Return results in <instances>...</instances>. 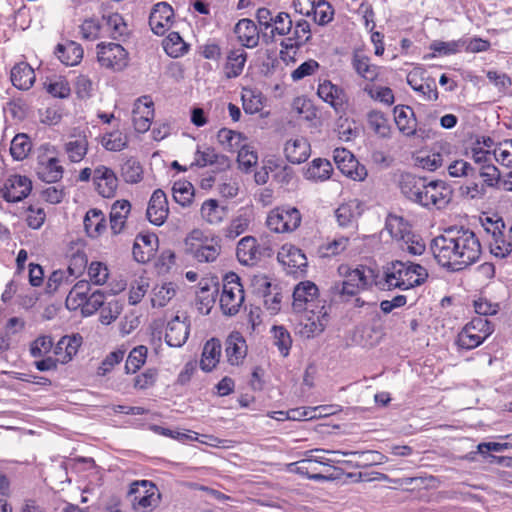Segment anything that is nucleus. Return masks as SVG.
<instances>
[{
    "label": "nucleus",
    "mask_w": 512,
    "mask_h": 512,
    "mask_svg": "<svg viewBox=\"0 0 512 512\" xmlns=\"http://www.w3.org/2000/svg\"><path fill=\"white\" fill-rule=\"evenodd\" d=\"M154 103L151 98H137L132 110V121L138 133H145L150 129L154 118Z\"/></svg>",
    "instance_id": "obj_18"
},
{
    "label": "nucleus",
    "mask_w": 512,
    "mask_h": 512,
    "mask_svg": "<svg viewBox=\"0 0 512 512\" xmlns=\"http://www.w3.org/2000/svg\"><path fill=\"white\" fill-rule=\"evenodd\" d=\"M84 229L91 238H96L106 229L104 213L99 209H90L84 217Z\"/></svg>",
    "instance_id": "obj_39"
},
{
    "label": "nucleus",
    "mask_w": 512,
    "mask_h": 512,
    "mask_svg": "<svg viewBox=\"0 0 512 512\" xmlns=\"http://www.w3.org/2000/svg\"><path fill=\"white\" fill-rule=\"evenodd\" d=\"M336 132L338 138L346 142L355 139L359 134V130L356 127V123L353 120H349L348 118L342 117L339 118L337 122Z\"/></svg>",
    "instance_id": "obj_63"
},
{
    "label": "nucleus",
    "mask_w": 512,
    "mask_h": 512,
    "mask_svg": "<svg viewBox=\"0 0 512 512\" xmlns=\"http://www.w3.org/2000/svg\"><path fill=\"white\" fill-rule=\"evenodd\" d=\"M173 198L175 202L183 207L192 203L194 197V187L188 181H176L172 187Z\"/></svg>",
    "instance_id": "obj_52"
},
{
    "label": "nucleus",
    "mask_w": 512,
    "mask_h": 512,
    "mask_svg": "<svg viewBox=\"0 0 512 512\" xmlns=\"http://www.w3.org/2000/svg\"><path fill=\"white\" fill-rule=\"evenodd\" d=\"M217 139L222 148L235 153L244 143V136L236 131L222 128L217 133Z\"/></svg>",
    "instance_id": "obj_43"
},
{
    "label": "nucleus",
    "mask_w": 512,
    "mask_h": 512,
    "mask_svg": "<svg viewBox=\"0 0 512 512\" xmlns=\"http://www.w3.org/2000/svg\"><path fill=\"white\" fill-rule=\"evenodd\" d=\"M345 269V279L341 282H336L332 286V292L334 295H338L342 299L345 297L349 298L357 295L361 290L367 289L372 285L373 271L366 269L365 267L355 268L350 270L347 267H340L339 271Z\"/></svg>",
    "instance_id": "obj_6"
},
{
    "label": "nucleus",
    "mask_w": 512,
    "mask_h": 512,
    "mask_svg": "<svg viewBox=\"0 0 512 512\" xmlns=\"http://www.w3.org/2000/svg\"><path fill=\"white\" fill-rule=\"evenodd\" d=\"M31 150V142L27 135L17 134L10 146V153L14 160L20 161L25 159Z\"/></svg>",
    "instance_id": "obj_57"
},
{
    "label": "nucleus",
    "mask_w": 512,
    "mask_h": 512,
    "mask_svg": "<svg viewBox=\"0 0 512 512\" xmlns=\"http://www.w3.org/2000/svg\"><path fill=\"white\" fill-rule=\"evenodd\" d=\"M32 190V182L26 176L12 175L4 183L0 193L5 201L15 203L25 199Z\"/></svg>",
    "instance_id": "obj_16"
},
{
    "label": "nucleus",
    "mask_w": 512,
    "mask_h": 512,
    "mask_svg": "<svg viewBox=\"0 0 512 512\" xmlns=\"http://www.w3.org/2000/svg\"><path fill=\"white\" fill-rule=\"evenodd\" d=\"M61 345L65 346L64 354L58 361L62 364L72 360L82 345V337L79 334L65 335L61 338Z\"/></svg>",
    "instance_id": "obj_56"
},
{
    "label": "nucleus",
    "mask_w": 512,
    "mask_h": 512,
    "mask_svg": "<svg viewBox=\"0 0 512 512\" xmlns=\"http://www.w3.org/2000/svg\"><path fill=\"white\" fill-rule=\"evenodd\" d=\"M428 199L429 210H441L448 206L452 200L453 190L451 186L443 180H433L428 178Z\"/></svg>",
    "instance_id": "obj_19"
},
{
    "label": "nucleus",
    "mask_w": 512,
    "mask_h": 512,
    "mask_svg": "<svg viewBox=\"0 0 512 512\" xmlns=\"http://www.w3.org/2000/svg\"><path fill=\"white\" fill-rule=\"evenodd\" d=\"M131 210L128 200H117L111 207L110 227L113 234H119L125 227L127 217Z\"/></svg>",
    "instance_id": "obj_35"
},
{
    "label": "nucleus",
    "mask_w": 512,
    "mask_h": 512,
    "mask_svg": "<svg viewBox=\"0 0 512 512\" xmlns=\"http://www.w3.org/2000/svg\"><path fill=\"white\" fill-rule=\"evenodd\" d=\"M222 353V345L219 339L211 338L204 344L200 367L205 372L212 371L219 363Z\"/></svg>",
    "instance_id": "obj_33"
},
{
    "label": "nucleus",
    "mask_w": 512,
    "mask_h": 512,
    "mask_svg": "<svg viewBox=\"0 0 512 512\" xmlns=\"http://www.w3.org/2000/svg\"><path fill=\"white\" fill-rule=\"evenodd\" d=\"M394 120L399 131L407 136H414L417 132V120L414 111L406 105H397L394 108Z\"/></svg>",
    "instance_id": "obj_30"
},
{
    "label": "nucleus",
    "mask_w": 512,
    "mask_h": 512,
    "mask_svg": "<svg viewBox=\"0 0 512 512\" xmlns=\"http://www.w3.org/2000/svg\"><path fill=\"white\" fill-rule=\"evenodd\" d=\"M494 160L506 167H512V139H505L494 147Z\"/></svg>",
    "instance_id": "obj_59"
},
{
    "label": "nucleus",
    "mask_w": 512,
    "mask_h": 512,
    "mask_svg": "<svg viewBox=\"0 0 512 512\" xmlns=\"http://www.w3.org/2000/svg\"><path fill=\"white\" fill-rule=\"evenodd\" d=\"M269 98H241L243 110L247 114H259L260 117H267L270 110L267 108Z\"/></svg>",
    "instance_id": "obj_60"
},
{
    "label": "nucleus",
    "mask_w": 512,
    "mask_h": 512,
    "mask_svg": "<svg viewBox=\"0 0 512 512\" xmlns=\"http://www.w3.org/2000/svg\"><path fill=\"white\" fill-rule=\"evenodd\" d=\"M176 294L175 284L163 283L153 289L151 303L153 307H164Z\"/></svg>",
    "instance_id": "obj_53"
},
{
    "label": "nucleus",
    "mask_w": 512,
    "mask_h": 512,
    "mask_svg": "<svg viewBox=\"0 0 512 512\" xmlns=\"http://www.w3.org/2000/svg\"><path fill=\"white\" fill-rule=\"evenodd\" d=\"M35 81L33 68L24 62L16 64L11 70V82L19 90H28Z\"/></svg>",
    "instance_id": "obj_34"
},
{
    "label": "nucleus",
    "mask_w": 512,
    "mask_h": 512,
    "mask_svg": "<svg viewBox=\"0 0 512 512\" xmlns=\"http://www.w3.org/2000/svg\"><path fill=\"white\" fill-rule=\"evenodd\" d=\"M333 159L338 169L353 180H364L367 176V170L359 165L354 155L345 148H336L333 152Z\"/></svg>",
    "instance_id": "obj_15"
},
{
    "label": "nucleus",
    "mask_w": 512,
    "mask_h": 512,
    "mask_svg": "<svg viewBox=\"0 0 512 512\" xmlns=\"http://www.w3.org/2000/svg\"><path fill=\"white\" fill-rule=\"evenodd\" d=\"M359 216V205L356 201L343 203L335 210L338 226L344 229H351L352 232L357 229V219Z\"/></svg>",
    "instance_id": "obj_31"
},
{
    "label": "nucleus",
    "mask_w": 512,
    "mask_h": 512,
    "mask_svg": "<svg viewBox=\"0 0 512 512\" xmlns=\"http://www.w3.org/2000/svg\"><path fill=\"white\" fill-rule=\"evenodd\" d=\"M93 180L98 193L105 198L113 197L118 187V178L114 171L106 166L94 170Z\"/></svg>",
    "instance_id": "obj_23"
},
{
    "label": "nucleus",
    "mask_w": 512,
    "mask_h": 512,
    "mask_svg": "<svg viewBox=\"0 0 512 512\" xmlns=\"http://www.w3.org/2000/svg\"><path fill=\"white\" fill-rule=\"evenodd\" d=\"M90 291V283L86 280L78 281L72 289L69 291V294L66 298V306L69 309H76L81 307L84 304V301L88 298V293Z\"/></svg>",
    "instance_id": "obj_42"
},
{
    "label": "nucleus",
    "mask_w": 512,
    "mask_h": 512,
    "mask_svg": "<svg viewBox=\"0 0 512 512\" xmlns=\"http://www.w3.org/2000/svg\"><path fill=\"white\" fill-rule=\"evenodd\" d=\"M186 253L200 263L214 262L221 253L218 236L209 237L200 229L192 230L185 238Z\"/></svg>",
    "instance_id": "obj_5"
},
{
    "label": "nucleus",
    "mask_w": 512,
    "mask_h": 512,
    "mask_svg": "<svg viewBox=\"0 0 512 512\" xmlns=\"http://www.w3.org/2000/svg\"><path fill=\"white\" fill-rule=\"evenodd\" d=\"M200 213L207 223L218 225L227 216V207L219 205L215 199H208L203 202Z\"/></svg>",
    "instance_id": "obj_38"
},
{
    "label": "nucleus",
    "mask_w": 512,
    "mask_h": 512,
    "mask_svg": "<svg viewBox=\"0 0 512 512\" xmlns=\"http://www.w3.org/2000/svg\"><path fill=\"white\" fill-rule=\"evenodd\" d=\"M234 33L241 45L246 48H255L261 38V32L257 25L248 18L240 19L236 23Z\"/></svg>",
    "instance_id": "obj_27"
},
{
    "label": "nucleus",
    "mask_w": 512,
    "mask_h": 512,
    "mask_svg": "<svg viewBox=\"0 0 512 512\" xmlns=\"http://www.w3.org/2000/svg\"><path fill=\"white\" fill-rule=\"evenodd\" d=\"M174 11L166 2H159L154 5L150 16L149 25L156 35H163L171 25Z\"/></svg>",
    "instance_id": "obj_24"
},
{
    "label": "nucleus",
    "mask_w": 512,
    "mask_h": 512,
    "mask_svg": "<svg viewBox=\"0 0 512 512\" xmlns=\"http://www.w3.org/2000/svg\"><path fill=\"white\" fill-rule=\"evenodd\" d=\"M43 85L46 92L51 96H69L71 93L70 84L63 76L53 75L47 77Z\"/></svg>",
    "instance_id": "obj_49"
},
{
    "label": "nucleus",
    "mask_w": 512,
    "mask_h": 512,
    "mask_svg": "<svg viewBox=\"0 0 512 512\" xmlns=\"http://www.w3.org/2000/svg\"><path fill=\"white\" fill-rule=\"evenodd\" d=\"M313 15L315 22L323 26L332 21L334 9L329 2L319 0L313 5Z\"/></svg>",
    "instance_id": "obj_62"
},
{
    "label": "nucleus",
    "mask_w": 512,
    "mask_h": 512,
    "mask_svg": "<svg viewBox=\"0 0 512 512\" xmlns=\"http://www.w3.org/2000/svg\"><path fill=\"white\" fill-rule=\"evenodd\" d=\"M368 124L369 127L374 131L375 134L380 137L387 138L390 136V125L388 119L382 112L371 111L368 113Z\"/></svg>",
    "instance_id": "obj_55"
},
{
    "label": "nucleus",
    "mask_w": 512,
    "mask_h": 512,
    "mask_svg": "<svg viewBox=\"0 0 512 512\" xmlns=\"http://www.w3.org/2000/svg\"><path fill=\"white\" fill-rule=\"evenodd\" d=\"M278 261L288 274L297 275L306 271L308 262L301 249L291 244H284L278 252Z\"/></svg>",
    "instance_id": "obj_13"
},
{
    "label": "nucleus",
    "mask_w": 512,
    "mask_h": 512,
    "mask_svg": "<svg viewBox=\"0 0 512 512\" xmlns=\"http://www.w3.org/2000/svg\"><path fill=\"white\" fill-rule=\"evenodd\" d=\"M301 219V214L295 207H276L269 212L266 225L275 233L292 232L299 227Z\"/></svg>",
    "instance_id": "obj_10"
},
{
    "label": "nucleus",
    "mask_w": 512,
    "mask_h": 512,
    "mask_svg": "<svg viewBox=\"0 0 512 512\" xmlns=\"http://www.w3.org/2000/svg\"><path fill=\"white\" fill-rule=\"evenodd\" d=\"M87 258L84 254H74L66 270H55L47 280L46 292L55 293L62 286L70 285L86 266Z\"/></svg>",
    "instance_id": "obj_11"
},
{
    "label": "nucleus",
    "mask_w": 512,
    "mask_h": 512,
    "mask_svg": "<svg viewBox=\"0 0 512 512\" xmlns=\"http://www.w3.org/2000/svg\"><path fill=\"white\" fill-rule=\"evenodd\" d=\"M157 241L158 238L155 234L137 235L132 248L134 259L139 263L148 262L154 254Z\"/></svg>",
    "instance_id": "obj_29"
},
{
    "label": "nucleus",
    "mask_w": 512,
    "mask_h": 512,
    "mask_svg": "<svg viewBox=\"0 0 512 512\" xmlns=\"http://www.w3.org/2000/svg\"><path fill=\"white\" fill-rule=\"evenodd\" d=\"M148 349L144 345L134 347L126 360L125 371L127 374L136 373L146 362Z\"/></svg>",
    "instance_id": "obj_50"
},
{
    "label": "nucleus",
    "mask_w": 512,
    "mask_h": 512,
    "mask_svg": "<svg viewBox=\"0 0 512 512\" xmlns=\"http://www.w3.org/2000/svg\"><path fill=\"white\" fill-rule=\"evenodd\" d=\"M250 223V215L247 213H241L234 217L223 229V235L229 240H234L248 230Z\"/></svg>",
    "instance_id": "obj_45"
},
{
    "label": "nucleus",
    "mask_w": 512,
    "mask_h": 512,
    "mask_svg": "<svg viewBox=\"0 0 512 512\" xmlns=\"http://www.w3.org/2000/svg\"><path fill=\"white\" fill-rule=\"evenodd\" d=\"M88 150V141L85 136H78L65 144V151L72 162H80Z\"/></svg>",
    "instance_id": "obj_48"
},
{
    "label": "nucleus",
    "mask_w": 512,
    "mask_h": 512,
    "mask_svg": "<svg viewBox=\"0 0 512 512\" xmlns=\"http://www.w3.org/2000/svg\"><path fill=\"white\" fill-rule=\"evenodd\" d=\"M169 214V207L166 194L161 189H156L148 202L146 216L149 222L156 226H161L166 221Z\"/></svg>",
    "instance_id": "obj_21"
},
{
    "label": "nucleus",
    "mask_w": 512,
    "mask_h": 512,
    "mask_svg": "<svg viewBox=\"0 0 512 512\" xmlns=\"http://www.w3.org/2000/svg\"><path fill=\"white\" fill-rule=\"evenodd\" d=\"M274 338V344L277 346L280 354L287 357L292 346V338L289 331L284 326H273L271 329Z\"/></svg>",
    "instance_id": "obj_54"
},
{
    "label": "nucleus",
    "mask_w": 512,
    "mask_h": 512,
    "mask_svg": "<svg viewBox=\"0 0 512 512\" xmlns=\"http://www.w3.org/2000/svg\"><path fill=\"white\" fill-rule=\"evenodd\" d=\"M319 290L311 281L300 282L293 291V310L297 313L307 312L312 316L309 332L312 334L321 333L327 324L328 313L324 305H319Z\"/></svg>",
    "instance_id": "obj_3"
},
{
    "label": "nucleus",
    "mask_w": 512,
    "mask_h": 512,
    "mask_svg": "<svg viewBox=\"0 0 512 512\" xmlns=\"http://www.w3.org/2000/svg\"><path fill=\"white\" fill-rule=\"evenodd\" d=\"M450 149L451 145L447 142L437 143L428 152L420 153L415 164L424 170L436 171L449 160Z\"/></svg>",
    "instance_id": "obj_14"
},
{
    "label": "nucleus",
    "mask_w": 512,
    "mask_h": 512,
    "mask_svg": "<svg viewBox=\"0 0 512 512\" xmlns=\"http://www.w3.org/2000/svg\"><path fill=\"white\" fill-rule=\"evenodd\" d=\"M231 161L230 159L216 152V150L212 147H205L198 149L195 152L194 161L191 163V167H207L212 166L216 171H225L230 168Z\"/></svg>",
    "instance_id": "obj_20"
},
{
    "label": "nucleus",
    "mask_w": 512,
    "mask_h": 512,
    "mask_svg": "<svg viewBox=\"0 0 512 512\" xmlns=\"http://www.w3.org/2000/svg\"><path fill=\"white\" fill-rule=\"evenodd\" d=\"M352 66L359 76L368 81L364 90L369 96H393L392 90L384 85V68L371 64L367 56L357 53L352 58Z\"/></svg>",
    "instance_id": "obj_4"
},
{
    "label": "nucleus",
    "mask_w": 512,
    "mask_h": 512,
    "mask_svg": "<svg viewBox=\"0 0 512 512\" xmlns=\"http://www.w3.org/2000/svg\"><path fill=\"white\" fill-rule=\"evenodd\" d=\"M225 355L231 365H239L243 362L247 355V344L240 332L234 331L226 338Z\"/></svg>",
    "instance_id": "obj_26"
},
{
    "label": "nucleus",
    "mask_w": 512,
    "mask_h": 512,
    "mask_svg": "<svg viewBox=\"0 0 512 512\" xmlns=\"http://www.w3.org/2000/svg\"><path fill=\"white\" fill-rule=\"evenodd\" d=\"M290 36L283 39L280 43L281 47L286 50L299 49L304 46L311 38L310 24L305 19H299L293 23Z\"/></svg>",
    "instance_id": "obj_28"
},
{
    "label": "nucleus",
    "mask_w": 512,
    "mask_h": 512,
    "mask_svg": "<svg viewBox=\"0 0 512 512\" xmlns=\"http://www.w3.org/2000/svg\"><path fill=\"white\" fill-rule=\"evenodd\" d=\"M487 321L482 319H474L471 323L467 324L462 331L458 334L457 345L466 350L474 349L483 343L485 338L488 336V332L485 331L484 335L476 332L478 326L487 325Z\"/></svg>",
    "instance_id": "obj_25"
},
{
    "label": "nucleus",
    "mask_w": 512,
    "mask_h": 512,
    "mask_svg": "<svg viewBox=\"0 0 512 512\" xmlns=\"http://www.w3.org/2000/svg\"><path fill=\"white\" fill-rule=\"evenodd\" d=\"M121 176L126 183L136 184L143 179V168L135 158L127 159L121 165Z\"/></svg>",
    "instance_id": "obj_51"
},
{
    "label": "nucleus",
    "mask_w": 512,
    "mask_h": 512,
    "mask_svg": "<svg viewBox=\"0 0 512 512\" xmlns=\"http://www.w3.org/2000/svg\"><path fill=\"white\" fill-rule=\"evenodd\" d=\"M104 299V293L100 289L93 291L81 306L82 314L85 316L93 315L105 305Z\"/></svg>",
    "instance_id": "obj_64"
},
{
    "label": "nucleus",
    "mask_w": 512,
    "mask_h": 512,
    "mask_svg": "<svg viewBox=\"0 0 512 512\" xmlns=\"http://www.w3.org/2000/svg\"><path fill=\"white\" fill-rule=\"evenodd\" d=\"M427 278V269L422 265L396 260L383 267V276L375 284L381 290H409L422 285Z\"/></svg>",
    "instance_id": "obj_2"
},
{
    "label": "nucleus",
    "mask_w": 512,
    "mask_h": 512,
    "mask_svg": "<svg viewBox=\"0 0 512 512\" xmlns=\"http://www.w3.org/2000/svg\"><path fill=\"white\" fill-rule=\"evenodd\" d=\"M284 153L287 160L293 164H300L310 156V144L304 137H297L286 142Z\"/></svg>",
    "instance_id": "obj_32"
},
{
    "label": "nucleus",
    "mask_w": 512,
    "mask_h": 512,
    "mask_svg": "<svg viewBox=\"0 0 512 512\" xmlns=\"http://www.w3.org/2000/svg\"><path fill=\"white\" fill-rule=\"evenodd\" d=\"M190 331V320L188 317L181 319L179 315L173 317L168 323L165 334V341L171 347H181L188 339Z\"/></svg>",
    "instance_id": "obj_22"
},
{
    "label": "nucleus",
    "mask_w": 512,
    "mask_h": 512,
    "mask_svg": "<svg viewBox=\"0 0 512 512\" xmlns=\"http://www.w3.org/2000/svg\"><path fill=\"white\" fill-rule=\"evenodd\" d=\"M399 187L406 199L429 210L428 178L404 173L400 177Z\"/></svg>",
    "instance_id": "obj_8"
},
{
    "label": "nucleus",
    "mask_w": 512,
    "mask_h": 512,
    "mask_svg": "<svg viewBox=\"0 0 512 512\" xmlns=\"http://www.w3.org/2000/svg\"><path fill=\"white\" fill-rule=\"evenodd\" d=\"M431 249L437 262L457 272L476 263L482 253L477 235L470 229H449L432 241Z\"/></svg>",
    "instance_id": "obj_1"
},
{
    "label": "nucleus",
    "mask_w": 512,
    "mask_h": 512,
    "mask_svg": "<svg viewBox=\"0 0 512 512\" xmlns=\"http://www.w3.org/2000/svg\"><path fill=\"white\" fill-rule=\"evenodd\" d=\"M333 172L330 161L322 158L314 159L305 172V176L309 180L316 182L328 180Z\"/></svg>",
    "instance_id": "obj_40"
},
{
    "label": "nucleus",
    "mask_w": 512,
    "mask_h": 512,
    "mask_svg": "<svg viewBox=\"0 0 512 512\" xmlns=\"http://www.w3.org/2000/svg\"><path fill=\"white\" fill-rule=\"evenodd\" d=\"M236 255L240 263L251 265L258 259L257 240L253 236L242 238L236 248Z\"/></svg>",
    "instance_id": "obj_37"
},
{
    "label": "nucleus",
    "mask_w": 512,
    "mask_h": 512,
    "mask_svg": "<svg viewBox=\"0 0 512 512\" xmlns=\"http://www.w3.org/2000/svg\"><path fill=\"white\" fill-rule=\"evenodd\" d=\"M163 48L169 56L177 58L187 52L188 45L178 32H171L163 40Z\"/></svg>",
    "instance_id": "obj_47"
},
{
    "label": "nucleus",
    "mask_w": 512,
    "mask_h": 512,
    "mask_svg": "<svg viewBox=\"0 0 512 512\" xmlns=\"http://www.w3.org/2000/svg\"><path fill=\"white\" fill-rule=\"evenodd\" d=\"M247 60V53L243 48L232 49L227 55L225 65L226 76L233 78L239 76Z\"/></svg>",
    "instance_id": "obj_41"
},
{
    "label": "nucleus",
    "mask_w": 512,
    "mask_h": 512,
    "mask_svg": "<svg viewBox=\"0 0 512 512\" xmlns=\"http://www.w3.org/2000/svg\"><path fill=\"white\" fill-rule=\"evenodd\" d=\"M128 498L135 510L147 512L158 506L160 493L153 482L140 480L130 485Z\"/></svg>",
    "instance_id": "obj_7"
},
{
    "label": "nucleus",
    "mask_w": 512,
    "mask_h": 512,
    "mask_svg": "<svg viewBox=\"0 0 512 512\" xmlns=\"http://www.w3.org/2000/svg\"><path fill=\"white\" fill-rule=\"evenodd\" d=\"M100 143L106 150L118 152L127 147L128 137L120 130H114L104 133Z\"/></svg>",
    "instance_id": "obj_46"
},
{
    "label": "nucleus",
    "mask_w": 512,
    "mask_h": 512,
    "mask_svg": "<svg viewBox=\"0 0 512 512\" xmlns=\"http://www.w3.org/2000/svg\"><path fill=\"white\" fill-rule=\"evenodd\" d=\"M97 58L103 67L115 71H121L128 65V52L117 43L98 44Z\"/></svg>",
    "instance_id": "obj_12"
},
{
    "label": "nucleus",
    "mask_w": 512,
    "mask_h": 512,
    "mask_svg": "<svg viewBox=\"0 0 512 512\" xmlns=\"http://www.w3.org/2000/svg\"><path fill=\"white\" fill-rule=\"evenodd\" d=\"M293 109L305 120H313L317 117V109L311 98H294Z\"/></svg>",
    "instance_id": "obj_61"
},
{
    "label": "nucleus",
    "mask_w": 512,
    "mask_h": 512,
    "mask_svg": "<svg viewBox=\"0 0 512 512\" xmlns=\"http://www.w3.org/2000/svg\"><path fill=\"white\" fill-rule=\"evenodd\" d=\"M485 230L491 233L492 240L490 241V251L498 258H505L512 252V244L504 239L501 228H504L502 219L492 221L489 217L486 218V223H483Z\"/></svg>",
    "instance_id": "obj_17"
},
{
    "label": "nucleus",
    "mask_w": 512,
    "mask_h": 512,
    "mask_svg": "<svg viewBox=\"0 0 512 512\" xmlns=\"http://www.w3.org/2000/svg\"><path fill=\"white\" fill-rule=\"evenodd\" d=\"M243 302L244 290L239 277L234 273L226 275L220 296L223 313L230 316L237 314Z\"/></svg>",
    "instance_id": "obj_9"
},
{
    "label": "nucleus",
    "mask_w": 512,
    "mask_h": 512,
    "mask_svg": "<svg viewBox=\"0 0 512 512\" xmlns=\"http://www.w3.org/2000/svg\"><path fill=\"white\" fill-rule=\"evenodd\" d=\"M55 55L66 66L77 65L83 57V49L80 44L68 41L65 44H58Z\"/></svg>",
    "instance_id": "obj_36"
},
{
    "label": "nucleus",
    "mask_w": 512,
    "mask_h": 512,
    "mask_svg": "<svg viewBox=\"0 0 512 512\" xmlns=\"http://www.w3.org/2000/svg\"><path fill=\"white\" fill-rule=\"evenodd\" d=\"M29 106L24 98H12L3 108L6 121L18 122L26 118Z\"/></svg>",
    "instance_id": "obj_44"
},
{
    "label": "nucleus",
    "mask_w": 512,
    "mask_h": 512,
    "mask_svg": "<svg viewBox=\"0 0 512 512\" xmlns=\"http://www.w3.org/2000/svg\"><path fill=\"white\" fill-rule=\"evenodd\" d=\"M63 169L56 158H50L46 165L38 170L39 177L47 182L53 183L62 178Z\"/></svg>",
    "instance_id": "obj_58"
}]
</instances>
